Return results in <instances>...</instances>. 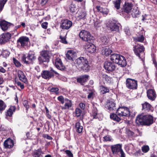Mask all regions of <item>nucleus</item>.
<instances>
[{
  "label": "nucleus",
  "mask_w": 157,
  "mask_h": 157,
  "mask_svg": "<svg viewBox=\"0 0 157 157\" xmlns=\"http://www.w3.org/2000/svg\"><path fill=\"white\" fill-rule=\"evenodd\" d=\"M136 123L139 125H149L153 122V117L149 115H140L136 117Z\"/></svg>",
  "instance_id": "nucleus-3"
},
{
  "label": "nucleus",
  "mask_w": 157,
  "mask_h": 157,
  "mask_svg": "<svg viewBox=\"0 0 157 157\" xmlns=\"http://www.w3.org/2000/svg\"><path fill=\"white\" fill-rule=\"evenodd\" d=\"M79 105L80 107L82 109H84L85 107V105L83 103H80L79 104Z\"/></svg>",
  "instance_id": "nucleus-60"
},
{
  "label": "nucleus",
  "mask_w": 157,
  "mask_h": 157,
  "mask_svg": "<svg viewBox=\"0 0 157 157\" xmlns=\"http://www.w3.org/2000/svg\"><path fill=\"white\" fill-rule=\"evenodd\" d=\"M42 154H44V153L42 151L41 148H40L34 151L33 155L34 157H40Z\"/></svg>",
  "instance_id": "nucleus-35"
},
{
  "label": "nucleus",
  "mask_w": 157,
  "mask_h": 157,
  "mask_svg": "<svg viewBox=\"0 0 157 157\" xmlns=\"http://www.w3.org/2000/svg\"><path fill=\"white\" fill-rule=\"evenodd\" d=\"M82 110L79 108L76 109L75 112L76 116L78 117H79L82 113Z\"/></svg>",
  "instance_id": "nucleus-47"
},
{
  "label": "nucleus",
  "mask_w": 157,
  "mask_h": 157,
  "mask_svg": "<svg viewBox=\"0 0 157 157\" xmlns=\"http://www.w3.org/2000/svg\"><path fill=\"white\" fill-rule=\"evenodd\" d=\"M16 109V108L15 106H10L6 113V117L7 116L11 117L13 113L15 111Z\"/></svg>",
  "instance_id": "nucleus-29"
},
{
  "label": "nucleus",
  "mask_w": 157,
  "mask_h": 157,
  "mask_svg": "<svg viewBox=\"0 0 157 157\" xmlns=\"http://www.w3.org/2000/svg\"><path fill=\"white\" fill-rule=\"evenodd\" d=\"M55 64L56 67L59 70L62 71L65 69V67L63 65L61 59L59 58L56 59Z\"/></svg>",
  "instance_id": "nucleus-17"
},
{
  "label": "nucleus",
  "mask_w": 157,
  "mask_h": 157,
  "mask_svg": "<svg viewBox=\"0 0 157 157\" xmlns=\"http://www.w3.org/2000/svg\"><path fill=\"white\" fill-rule=\"evenodd\" d=\"M104 67L108 71L112 72L115 70L116 66L113 63L111 62L106 61L104 63Z\"/></svg>",
  "instance_id": "nucleus-11"
},
{
  "label": "nucleus",
  "mask_w": 157,
  "mask_h": 157,
  "mask_svg": "<svg viewBox=\"0 0 157 157\" xmlns=\"http://www.w3.org/2000/svg\"><path fill=\"white\" fill-rule=\"evenodd\" d=\"M107 107L110 111H113L116 110L115 104L112 101L108 102L107 104Z\"/></svg>",
  "instance_id": "nucleus-28"
},
{
  "label": "nucleus",
  "mask_w": 157,
  "mask_h": 157,
  "mask_svg": "<svg viewBox=\"0 0 157 157\" xmlns=\"http://www.w3.org/2000/svg\"><path fill=\"white\" fill-rule=\"evenodd\" d=\"M62 22L61 27L63 29H68L72 25L71 21L67 19L63 20Z\"/></svg>",
  "instance_id": "nucleus-16"
},
{
  "label": "nucleus",
  "mask_w": 157,
  "mask_h": 157,
  "mask_svg": "<svg viewBox=\"0 0 157 157\" xmlns=\"http://www.w3.org/2000/svg\"><path fill=\"white\" fill-rule=\"evenodd\" d=\"M153 63L154 64L157 70V63L154 59H153Z\"/></svg>",
  "instance_id": "nucleus-61"
},
{
  "label": "nucleus",
  "mask_w": 157,
  "mask_h": 157,
  "mask_svg": "<svg viewBox=\"0 0 157 157\" xmlns=\"http://www.w3.org/2000/svg\"><path fill=\"white\" fill-rule=\"evenodd\" d=\"M36 59L35 53L33 52H29L27 56L25 55H23L21 58L22 61L24 63L28 64L32 63Z\"/></svg>",
  "instance_id": "nucleus-4"
},
{
  "label": "nucleus",
  "mask_w": 157,
  "mask_h": 157,
  "mask_svg": "<svg viewBox=\"0 0 157 157\" xmlns=\"http://www.w3.org/2000/svg\"><path fill=\"white\" fill-rule=\"evenodd\" d=\"M6 106V105L4 102L2 100H0V112H2L4 110Z\"/></svg>",
  "instance_id": "nucleus-38"
},
{
  "label": "nucleus",
  "mask_w": 157,
  "mask_h": 157,
  "mask_svg": "<svg viewBox=\"0 0 157 157\" xmlns=\"http://www.w3.org/2000/svg\"><path fill=\"white\" fill-rule=\"evenodd\" d=\"M89 76L84 75L81 76L77 79V82L80 83L81 85H83V83L88 80Z\"/></svg>",
  "instance_id": "nucleus-23"
},
{
  "label": "nucleus",
  "mask_w": 157,
  "mask_h": 157,
  "mask_svg": "<svg viewBox=\"0 0 157 157\" xmlns=\"http://www.w3.org/2000/svg\"><path fill=\"white\" fill-rule=\"evenodd\" d=\"M50 56L48 51H42L41 52L40 56L38 58L40 63H42L44 62H48L49 60Z\"/></svg>",
  "instance_id": "nucleus-8"
},
{
  "label": "nucleus",
  "mask_w": 157,
  "mask_h": 157,
  "mask_svg": "<svg viewBox=\"0 0 157 157\" xmlns=\"http://www.w3.org/2000/svg\"><path fill=\"white\" fill-rule=\"evenodd\" d=\"M23 104L24 105V106L25 107V108L27 109L28 108H29V106L28 105V102L26 100H25L23 101Z\"/></svg>",
  "instance_id": "nucleus-56"
},
{
  "label": "nucleus",
  "mask_w": 157,
  "mask_h": 157,
  "mask_svg": "<svg viewBox=\"0 0 157 157\" xmlns=\"http://www.w3.org/2000/svg\"><path fill=\"white\" fill-rule=\"evenodd\" d=\"M29 41V38L26 36H22L19 38L17 41V45L22 47L26 46Z\"/></svg>",
  "instance_id": "nucleus-10"
},
{
  "label": "nucleus",
  "mask_w": 157,
  "mask_h": 157,
  "mask_svg": "<svg viewBox=\"0 0 157 157\" xmlns=\"http://www.w3.org/2000/svg\"><path fill=\"white\" fill-rule=\"evenodd\" d=\"M57 99L59 101L61 102L62 104H63L64 103L65 99H64L63 97L62 96H60L58 97Z\"/></svg>",
  "instance_id": "nucleus-51"
},
{
  "label": "nucleus",
  "mask_w": 157,
  "mask_h": 157,
  "mask_svg": "<svg viewBox=\"0 0 157 157\" xmlns=\"http://www.w3.org/2000/svg\"><path fill=\"white\" fill-rule=\"evenodd\" d=\"M59 89L57 87L55 88H52L50 89V92H54L56 93V94H57L59 93L58 91Z\"/></svg>",
  "instance_id": "nucleus-49"
},
{
  "label": "nucleus",
  "mask_w": 157,
  "mask_h": 157,
  "mask_svg": "<svg viewBox=\"0 0 157 157\" xmlns=\"http://www.w3.org/2000/svg\"><path fill=\"white\" fill-rule=\"evenodd\" d=\"M4 144L6 148H10L13 146V141L10 139H8L4 141Z\"/></svg>",
  "instance_id": "nucleus-26"
},
{
  "label": "nucleus",
  "mask_w": 157,
  "mask_h": 157,
  "mask_svg": "<svg viewBox=\"0 0 157 157\" xmlns=\"http://www.w3.org/2000/svg\"><path fill=\"white\" fill-rule=\"evenodd\" d=\"M142 109L147 111H152L153 109L152 106L147 102H145L144 103L142 104Z\"/></svg>",
  "instance_id": "nucleus-20"
},
{
  "label": "nucleus",
  "mask_w": 157,
  "mask_h": 157,
  "mask_svg": "<svg viewBox=\"0 0 157 157\" xmlns=\"http://www.w3.org/2000/svg\"><path fill=\"white\" fill-rule=\"evenodd\" d=\"M60 38L61 39L60 41L64 44H66L67 43V42L66 40V38L64 37H62L61 36H60Z\"/></svg>",
  "instance_id": "nucleus-52"
},
{
  "label": "nucleus",
  "mask_w": 157,
  "mask_h": 157,
  "mask_svg": "<svg viewBox=\"0 0 157 157\" xmlns=\"http://www.w3.org/2000/svg\"><path fill=\"white\" fill-rule=\"evenodd\" d=\"M48 23L47 22L43 23L41 24L42 27L45 29H47V27Z\"/></svg>",
  "instance_id": "nucleus-58"
},
{
  "label": "nucleus",
  "mask_w": 157,
  "mask_h": 157,
  "mask_svg": "<svg viewBox=\"0 0 157 157\" xmlns=\"http://www.w3.org/2000/svg\"><path fill=\"white\" fill-rule=\"evenodd\" d=\"M76 55V53L72 50L68 51L66 54V57L69 60H72Z\"/></svg>",
  "instance_id": "nucleus-27"
},
{
  "label": "nucleus",
  "mask_w": 157,
  "mask_h": 157,
  "mask_svg": "<svg viewBox=\"0 0 157 157\" xmlns=\"http://www.w3.org/2000/svg\"><path fill=\"white\" fill-rule=\"evenodd\" d=\"M100 89L101 92L103 94H105L109 92V90L108 88L103 86H100Z\"/></svg>",
  "instance_id": "nucleus-36"
},
{
  "label": "nucleus",
  "mask_w": 157,
  "mask_h": 157,
  "mask_svg": "<svg viewBox=\"0 0 157 157\" xmlns=\"http://www.w3.org/2000/svg\"><path fill=\"white\" fill-rule=\"evenodd\" d=\"M96 8L97 11L100 12L104 14H106L107 13L106 11H104V9L100 6H96Z\"/></svg>",
  "instance_id": "nucleus-40"
},
{
  "label": "nucleus",
  "mask_w": 157,
  "mask_h": 157,
  "mask_svg": "<svg viewBox=\"0 0 157 157\" xmlns=\"http://www.w3.org/2000/svg\"><path fill=\"white\" fill-rule=\"evenodd\" d=\"M11 36V34L7 33L0 35V43L2 44L7 42Z\"/></svg>",
  "instance_id": "nucleus-13"
},
{
  "label": "nucleus",
  "mask_w": 157,
  "mask_h": 157,
  "mask_svg": "<svg viewBox=\"0 0 157 157\" xmlns=\"http://www.w3.org/2000/svg\"><path fill=\"white\" fill-rule=\"evenodd\" d=\"M75 62L76 66L79 71L87 72L90 70V67L86 58L80 57L76 60Z\"/></svg>",
  "instance_id": "nucleus-2"
},
{
  "label": "nucleus",
  "mask_w": 157,
  "mask_h": 157,
  "mask_svg": "<svg viewBox=\"0 0 157 157\" xmlns=\"http://www.w3.org/2000/svg\"><path fill=\"white\" fill-rule=\"evenodd\" d=\"M8 0H0V13L2 10Z\"/></svg>",
  "instance_id": "nucleus-41"
},
{
  "label": "nucleus",
  "mask_w": 157,
  "mask_h": 157,
  "mask_svg": "<svg viewBox=\"0 0 157 157\" xmlns=\"http://www.w3.org/2000/svg\"><path fill=\"white\" fill-rule=\"evenodd\" d=\"M127 133L128 135L129 136H133L134 134V133L130 130H127Z\"/></svg>",
  "instance_id": "nucleus-55"
},
{
  "label": "nucleus",
  "mask_w": 157,
  "mask_h": 157,
  "mask_svg": "<svg viewBox=\"0 0 157 157\" xmlns=\"http://www.w3.org/2000/svg\"><path fill=\"white\" fill-rule=\"evenodd\" d=\"M132 6V4L130 3H125L124 6V11L127 13H129L131 10Z\"/></svg>",
  "instance_id": "nucleus-30"
},
{
  "label": "nucleus",
  "mask_w": 157,
  "mask_h": 157,
  "mask_svg": "<svg viewBox=\"0 0 157 157\" xmlns=\"http://www.w3.org/2000/svg\"><path fill=\"white\" fill-rule=\"evenodd\" d=\"M112 51L109 48H105L102 50V53L103 55L105 56H107L110 54L112 53Z\"/></svg>",
  "instance_id": "nucleus-34"
},
{
  "label": "nucleus",
  "mask_w": 157,
  "mask_h": 157,
  "mask_svg": "<svg viewBox=\"0 0 157 157\" xmlns=\"http://www.w3.org/2000/svg\"><path fill=\"white\" fill-rule=\"evenodd\" d=\"M108 29L111 31H117L119 30V27L115 23L109 21L107 24Z\"/></svg>",
  "instance_id": "nucleus-15"
},
{
  "label": "nucleus",
  "mask_w": 157,
  "mask_h": 157,
  "mask_svg": "<svg viewBox=\"0 0 157 157\" xmlns=\"http://www.w3.org/2000/svg\"><path fill=\"white\" fill-rule=\"evenodd\" d=\"M142 150L144 153L147 152L149 150V147L147 145H145L142 147Z\"/></svg>",
  "instance_id": "nucleus-44"
},
{
  "label": "nucleus",
  "mask_w": 157,
  "mask_h": 157,
  "mask_svg": "<svg viewBox=\"0 0 157 157\" xmlns=\"http://www.w3.org/2000/svg\"><path fill=\"white\" fill-rule=\"evenodd\" d=\"M65 152L69 157H73V154L69 150H66L65 151Z\"/></svg>",
  "instance_id": "nucleus-53"
},
{
  "label": "nucleus",
  "mask_w": 157,
  "mask_h": 157,
  "mask_svg": "<svg viewBox=\"0 0 157 157\" xmlns=\"http://www.w3.org/2000/svg\"><path fill=\"white\" fill-rule=\"evenodd\" d=\"M93 108L92 109V116L94 118H96L98 117V110L95 104H93Z\"/></svg>",
  "instance_id": "nucleus-32"
},
{
  "label": "nucleus",
  "mask_w": 157,
  "mask_h": 157,
  "mask_svg": "<svg viewBox=\"0 0 157 157\" xmlns=\"http://www.w3.org/2000/svg\"><path fill=\"white\" fill-rule=\"evenodd\" d=\"M116 114H112L110 115V118L114 121L119 122L121 118L118 116L124 118L130 116V114L128 108L126 107H122L119 108L117 110Z\"/></svg>",
  "instance_id": "nucleus-1"
},
{
  "label": "nucleus",
  "mask_w": 157,
  "mask_h": 157,
  "mask_svg": "<svg viewBox=\"0 0 157 157\" xmlns=\"http://www.w3.org/2000/svg\"><path fill=\"white\" fill-rule=\"evenodd\" d=\"M126 86L130 89H136L137 86V81L134 79L128 78L126 80Z\"/></svg>",
  "instance_id": "nucleus-9"
},
{
  "label": "nucleus",
  "mask_w": 157,
  "mask_h": 157,
  "mask_svg": "<svg viewBox=\"0 0 157 157\" xmlns=\"http://www.w3.org/2000/svg\"><path fill=\"white\" fill-rule=\"evenodd\" d=\"M133 51L136 55L142 59L144 57V48L142 45L137 44L134 47Z\"/></svg>",
  "instance_id": "nucleus-5"
},
{
  "label": "nucleus",
  "mask_w": 157,
  "mask_h": 157,
  "mask_svg": "<svg viewBox=\"0 0 157 157\" xmlns=\"http://www.w3.org/2000/svg\"><path fill=\"white\" fill-rule=\"evenodd\" d=\"M70 11L72 13H74L76 10V8L75 7V5H71L70 7Z\"/></svg>",
  "instance_id": "nucleus-48"
},
{
  "label": "nucleus",
  "mask_w": 157,
  "mask_h": 157,
  "mask_svg": "<svg viewBox=\"0 0 157 157\" xmlns=\"http://www.w3.org/2000/svg\"><path fill=\"white\" fill-rule=\"evenodd\" d=\"M50 71L44 70L42 71L41 73V75L42 77L45 79H49L54 76V73L59 75V74L55 71L53 70L52 68H51Z\"/></svg>",
  "instance_id": "nucleus-7"
},
{
  "label": "nucleus",
  "mask_w": 157,
  "mask_h": 157,
  "mask_svg": "<svg viewBox=\"0 0 157 157\" xmlns=\"http://www.w3.org/2000/svg\"><path fill=\"white\" fill-rule=\"evenodd\" d=\"M102 22L101 20H97L96 21H95L94 22V25L95 27H98L101 26Z\"/></svg>",
  "instance_id": "nucleus-45"
},
{
  "label": "nucleus",
  "mask_w": 157,
  "mask_h": 157,
  "mask_svg": "<svg viewBox=\"0 0 157 157\" xmlns=\"http://www.w3.org/2000/svg\"><path fill=\"white\" fill-rule=\"evenodd\" d=\"M121 0H115L113 2L115 7L117 10L119 9L120 8V4Z\"/></svg>",
  "instance_id": "nucleus-37"
},
{
  "label": "nucleus",
  "mask_w": 157,
  "mask_h": 157,
  "mask_svg": "<svg viewBox=\"0 0 157 157\" xmlns=\"http://www.w3.org/2000/svg\"><path fill=\"white\" fill-rule=\"evenodd\" d=\"M75 127L76 129L77 132L78 133H80L82 132L83 127L79 122H78L76 123Z\"/></svg>",
  "instance_id": "nucleus-33"
},
{
  "label": "nucleus",
  "mask_w": 157,
  "mask_h": 157,
  "mask_svg": "<svg viewBox=\"0 0 157 157\" xmlns=\"http://www.w3.org/2000/svg\"><path fill=\"white\" fill-rule=\"evenodd\" d=\"M17 75L20 80L24 83L27 82L26 78L22 71L19 70L17 72Z\"/></svg>",
  "instance_id": "nucleus-21"
},
{
  "label": "nucleus",
  "mask_w": 157,
  "mask_h": 157,
  "mask_svg": "<svg viewBox=\"0 0 157 157\" xmlns=\"http://www.w3.org/2000/svg\"><path fill=\"white\" fill-rule=\"evenodd\" d=\"M6 70L2 67H0V72L4 73L5 72Z\"/></svg>",
  "instance_id": "nucleus-62"
},
{
  "label": "nucleus",
  "mask_w": 157,
  "mask_h": 157,
  "mask_svg": "<svg viewBox=\"0 0 157 157\" xmlns=\"http://www.w3.org/2000/svg\"><path fill=\"white\" fill-rule=\"evenodd\" d=\"M112 137L109 135H107L103 137V141H113Z\"/></svg>",
  "instance_id": "nucleus-43"
},
{
  "label": "nucleus",
  "mask_w": 157,
  "mask_h": 157,
  "mask_svg": "<svg viewBox=\"0 0 157 157\" xmlns=\"http://www.w3.org/2000/svg\"><path fill=\"white\" fill-rule=\"evenodd\" d=\"M133 38L136 42H143L144 40V37L143 35H140L136 37H133Z\"/></svg>",
  "instance_id": "nucleus-31"
},
{
  "label": "nucleus",
  "mask_w": 157,
  "mask_h": 157,
  "mask_svg": "<svg viewBox=\"0 0 157 157\" xmlns=\"http://www.w3.org/2000/svg\"><path fill=\"white\" fill-rule=\"evenodd\" d=\"M122 145L120 144H117L111 146V149L113 155H119V152L122 149Z\"/></svg>",
  "instance_id": "nucleus-12"
},
{
  "label": "nucleus",
  "mask_w": 157,
  "mask_h": 157,
  "mask_svg": "<svg viewBox=\"0 0 157 157\" xmlns=\"http://www.w3.org/2000/svg\"><path fill=\"white\" fill-rule=\"evenodd\" d=\"M132 15L133 17H136L139 14V11L136 9H134L132 10Z\"/></svg>",
  "instance_id": "nucleus-42"
},
{
  "label": "nucleus",
  "mask_w": 157,
  "mask_h": 157,
  "mask_svg": "<svg viewBox=\"0 0 157 157\" xmlns=\"http://www.w3.org/2000/svg\"><path fill=\"white\" fill-rule=\"evenodd\" d=\"M119 152L121 154L120 157H125V154L122 149Z\"/></svg>",
  "instance_id": "nucleus-59"
},
{
  "label": "nucleus",
  "mask_w": 157,
  "mask_h": 157,
  "mask_svg": "<svg viewBox=\"0 0 157 157\" xmlns=\"http://www.w3.org/2000/svg\"><path fill=\"white\" fill-rule=\"evenodd\" d=\"M17 85L19 86L21 89H23L24 88L23 84L21 83L20 82H17Z\"/></svg>",
  "instance_id": "nucleus-57"
},
{
  "label": "nucleus",
  "mask_w": 157,
  "mask_h": 157,
  "mask_svg": "<svg viewBox=\"0 0 157 157\" xmlns=\"http://www.w3.org/2000/svg\"><path fill=\"white\" fill-rule=\"evenodd\" d=\"M91 42L88 43L85 46V48L87 51L89 52L93 53L96 50V47L93 44L90 43Z\"/></svg>",
  "instance_id": "nucleus-19"
},
{
  "label": "nucleus",
  "mask_w": 157,
  "mask_h": 157,
  "mask_svg": "<svg viewBox=\"0 0 157 157\" xmlns=\"http://www.w3.org/2000/svg\"><path fill=\"white\" fill-rule=\"evenodd\" d=\"M135 132L136 133L137 136H141L142 135V132L140 131L138 129H136L135 131Z\"/></svg>",
  "instance_id": "nucleus-54"
},
{
  "label": "nucleus",
  "mask_w": 157,
  "mask_h": 157,
  "mask_svg": "<svg viewBox=\"0 0 157 157\" xmlns=\"http://www.w3.org/2000/svg\"><path fill=\"white\" fill-rule=\"evenodd\" d=\"M4 82V79L0 77V85L3 83Z\"/></svg>",
  "instance_id": "nucleus-64"
},
{
  "label": "nucleus",
  "mask_w": 157,
  "mask_h": 157,
  "mask_svg": "<svg viewBox=\"0 0 157 157\" xmlns=\"http://www.w3.org/2000/svg\"><path fill=\"white\" fill-rule=\"evenodd\" d=\"M79 36L82 40L88 43L91 42L94 39V37L89 32L84 30H82L80 32Z\"/></svg>",
  "instance_id": "nucleus-6"
},
{
  "label": "nucleus",
  "mask_w": 157,
  "mask_h": 157,
  "mask_svg": "<svg viewBox=\"0 0 157 157\" xmlns=\"http://www.w3.org/2000/svg\"><path fill=\"white\" fill-rule=\"evenodd\" d=\"M117 64L121 67H124L127 65L126 60L125 58L121 55Z\"/></svg>",
  "instance_id": "nucleus-24"
},
{
  "label": "nucleus",
  "mask_w": 157,
  "mask_h": 157,
  "mask_svg": "<svg viewBox=\"0 0 157 157\" xmlns=\"http://www.w3.org/2000/svg\"><path fill=\"white\" fill-rule=\"evenodd\" d=\"M35 69L38 72H39L40 71V69L39 66H37L35 67Z\"/></svg>",
  "instance_id": "nucleus-63"
},
{
  "label": "nucleus",
  "mask_w": 157,
  "mask_h": 157,
  "mask_svg": "<svg viewBox=\"0 0 157 157\" xmlns=\"http://www.w3.org/2000/svg\"><path fill=\"white\" fill-rule=\"evenodd\" d=\"M147 98L151 101H154L156 97V95L155 90L153 89H149L147 91Z\"/></svg>",
  "instance_id": "nucleus-14"
},
{
  "label": "nucleus",
  "mask_w": 157,
  "mask_h": 157,
  "mask_svg": "<svg viewBox=\"0 0 157 157\" xmlns=\"http://www.w3.org/2000/svg\"><path fill=\"white\" fill-rule=\"evenodd\" d=\"M121 56L120 54L114 53L111 55L110 59L113 62L117 63Z\"/></svg>",
  "instance_id": "nucleus-22"
},
{
  "label": "nucleus",
  "mask_w": 157,
  "mask_h": 157,
  "mask_svg": "<svg viewBox=\"0 0 157 157\" xmlns=\"http://www.w3.org/2000/svg\"><path fill=\"white\" fill-rule=\"evenodd\" d=\"M103 77L105 79L106 81L108 82H111V80L110 78L106 75H103Z\"/></svg>",
  "instance_id": "nucleus-50"
},
{
  "label": "nucleus",
  "mask_w": 157,
  "mask_h": 157,
  "mask_svg": "<svg viewBox=\"0 0 157 157\" xmlns=\"http://www.w3.org/2000/svg\"><path fill=\"white\" fill-rule=\"evenodd\" d=\"M13 62L17 67H19L21 66V64L20 62L17 60L16 59L14 58L13 59Z\"/></svg>",
  "instance_id": "nucleus-46"
},
{
  "label": "nucleus",
  "mask_w": 157,
  "mask_h": 157,
  "mask_svg": "<svg viewBox=\"0 0 157 157\" xmlns=\"http://www.w3.org/2000/svg\"><path fill=\"white\" fill-rule=\"evenodd\" d=\"M11 25V23L5 21H3L0 22V25L2 29L4 31L7 30Z\"/></svg>",
  "instance_id": "nucleus-18"
},
{
  "label": "nucleus",
  "mask_w": 157,
  "mask_h": 157,
  "mask_svg": "<svg viewBox=\"0 0 157 157\" xmlns=\"http://www.w3.org/2000/svg\"><path fill=\"white\" fill-rule=\"evenodd\" d=\"M65 104L62 107V109H68L72 106V102L71 100L65 99Z\"/></svg>",
  "instance_id": "nucleus-25"
},
{
  "label": "nucleus",
  "mask_w": 157,
  "mask_h": 157,
  "mask_svg": "<svg viewBox=\"0 0 157 157\" xmlns=\"http://www.w3.org/2000/svg\"><path fill=\"white\" fill-rule=\"evenodd\" d=\"M101 43L103 44L106 45L109 42V40L106 36H102L101 38Z\"/></svg>",
  "instance_id": "nucleus-39"
}]
</instances>
